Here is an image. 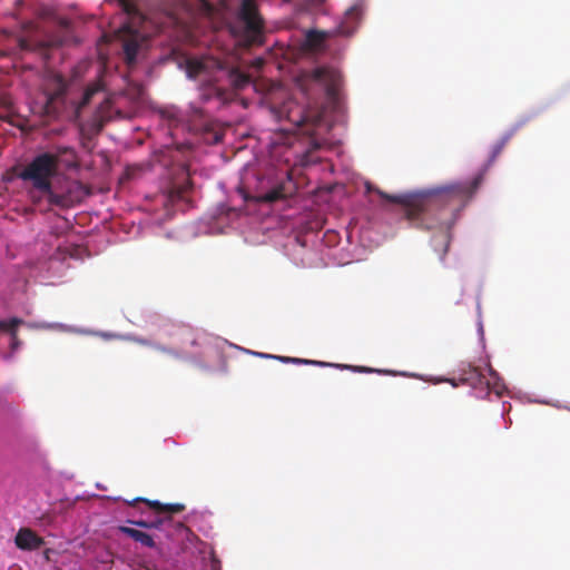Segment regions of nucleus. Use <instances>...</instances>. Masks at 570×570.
I'll use <instances>...</instances> for the list:
<instances>
[{
    "mask_svg": "<svg viewBox=\"0 0 570 570\" xmlns=\"http://www.w3.org/2000/svg\"><path fill=\"white\" fill-rule=\"evenodd\" d=\"M101 336L105 337V338H110V337H114L115 335L104 333V334H101Z\"/></svg>",
    "mask_w": 570,
    "mask_h": 570,
    "instance_id": "nucleus-28",
    "label": "nucleus"
},
{
    "mask_svg": "<svg viewBox=\"0 0 570 570\" xmlns=\"http://www.w3.org/2000/svg\"><path fill=\"white\" fill-rule=\"evenodd\" d=\"M137 342H138L139 344H141V345H146V346H149V347H151V345L154 344V343H150V342H148L147 340H142V338L137 340Z\"/></svg>",
    "mask_w": 570,
    "mask_h": 570,
    "instance_id": "nucleus-27",
    "label": "nucleus"
},
{
    "mask_svg": "<svg viewBox=\"0 0 570 570\" xmlns=\"http://www.w3.org/2000/svg\"><path fill=\"white\" fill-rule=\"evenodd\" d=\"M206 69V65L203 60L194 59L187 62V73L191 78H197Z\"/></svg>",
    "mask_w": 570,
    "mask_h": 570,
    "instance_id": "nucleus-18",
    "label": "nucleus"
},
{
    "mask_svg": "<svg viewBox=\"0 0 570 570\" xmlns=\"http://www.w3.org/2000/svg\"><path fill=\"white\" fill-rule=\"evenodd\" d=\"M460 380L475 390L494 391L497 394H500L499 377L492 368H489L488 375H485L479 367H470L462 373Z\"/></svg>",
    "mask_w": 570,
    "mask_h": 570,
    "instance_id": "nucleus-5",
    "label": "nucleus"
},
{
    "mask_svg": "<svg viewBox=\"0 0 570 570\" xmlns=\"http://www.w3.org/2000/svg\"><path fill=\"white\" fill-rule=\"evenodd\" d=\"M120 3L126 14V20L118 28L116 35L122 43L126 63L131 66L136 62L138 50L147 40L145 33L139 30V26L144 22L145 18L130 1L121 0Z\"/></svg>",
    "mask_w": 570,
    "mask_h": 570,
    "instance_id": "nucleus-3",
    "label": "nucleus"
},
{
    "mask_svg": "<svg viewBox=\"0 0 570 570\" xmlns=\"http://www.w3.org/2000/svg\"><path fill=\"white\" fill-rule=\"evenodd\" d=\"M343 368H351L355 372H360V373H370V372H373L372 368L370 367H365V366H347V365H343L342 366Z\"/></svg>",
    "mask_w": 570,
    "mask_h": 570,
    "instance_id": "nucleus-21",
    "label": "nucleus"
},
{
    "mask_svg": "<svg viewBox=\"0 0 570 570\" xmlns=\"http://www.w3.org/2000/svg\"><path fill=\"white\" fill-rule=\"evenodd\" d=\"M164 353L170 355L171 357H175V358H180L181 357V353L177 350V348H174V347H165V351Z\"/></svg>",
    "mask_w": 570,
    "mask_h": 570,
    "instance_id": "nucleus-20",
    "label": "nucleus"
},
{
    "mask_svg": "<svg viewBox=\"0 0 570 570\" xmlns=\"http://www.w3.org/2000/svg\"><path fill=\"white\" fill-rule=\"evenodd\" d=\"M69 150L68 147H58L57 154H39L19 173V178L30 181L33 189L46 197L49 206L69 208L73 205L70 193H57L51 183V179L58 174L60 156Z\"/></svg>",
    "mask_w": 570,
    "mask_h": 570,
    "instance_id": "nucleus-2",
    "label": "nucleus"
},
{
    "mask_svg": "<svg viewBox=\"0 0 570 570\" xmlns=\"http://www.w3.org/2000/svg\"><path fill=\"white\" fill-rule=\"evenodd\" d=\"M19 47L22 49V50H28L29 49V43L26 39L23 38H20L19 39Z\"/></svg>",
    "mask_w": 570,
    "mask_h": 570,
    "instance_id": "nucleus-25",
    "label": "nucleus"
},
{
    "mask_svg": "<svg viewBox=\"0 0 570 570\" xmlns=\"http://www.w3.org/2000/svg\"><path fill=\"white\" fill-rule=\"evenodd\" d=\"M165 347H166V346H164V345H161V344H158V343H154V344L151 345V348H154V350H156V351H159V352H161V353H164Z\"/></svg>",
    "mask_w": 570,
    "mask_h": 570,
    "instance_id": "nucleus-26",
    "label": "nucleus"
},
{
    "mask_svg": "<svg viewBox=\"0 0 570 570\" xmlns=\"http://www.w3.org/2000/svg\"><path fill=\"white\" fill-rule=\"evenodd\" d=\"M229 80L235 89H243L250 83V77L238 69L229 72Z\"/></svg>",
    "mask_w": 570,
    "mask_h": 570,
    "instance_id": "nucleus-15",
    "label": "nucleus"
},
{
    "mask_svg": "<svg viewBox=\"0 0 570 570\" xmlns=\"http://www.w3.org/2000/svg\"><path fill=\"white\" fill-rule=\"evenodd\" d=\"M101 90H102V86H101V83L99 81L89 85L85 89L82 98H81L80 102L77 106V111H79L80 109L86 107L90 102L91 98L96 94L100 92Z\"/></svg>",
    "mask_w": 570,
    "mask_h": 570,
    "instance_id": "nucleus-16",
    "label": "nucleus"
},
{
    "mask_svg": "<svg viewBox=\"0 0 570 570\" xmlns=\"http://www.w3.org/2000/svg\"><path fill=\"white\" fill-rule=\"evenodd\" d=\"M237 16L244 23L246 40L254 42L261 36L264 28V20L259 14L256 1L243 0Z\"/></svg>",
    "mask_w": 570,
    "mask_h": 570,
    "instance_id": "nucleus-4",
    "label": "nucleus"
},
{
    "mask_svg": "<svg viewBox=\"0 0 570 570\" xmlns=\"http://www.w3.org/2000/svg\"><path fill=\"white\" fill-rule=\"evenodd\" d=\"M289 193L283 184L273 187L271 190L258 196V202L262 203H275L285 199Z\"/></svg>",
    "mask_w": 570,
    "mask_h": 570,
    "instance_id": "nucleus-12",
    "label": "nucleus"
},
{
    "mask_svg": "<svg viewBox=\"0 0 570 570\" xmlns=\"http://www.w3.org/2000/svg\"><path fill=\"white\" fill-rule=\"evenodd\" d=\"M485 170L487 168L471 181L453 183L411 194L389 195L379 191V195L383 199L402 205L404 216L413 227L436 232L432 237V244L443 261L450 247L451 229L458 214L482 184Z\"/></svg>",
    "mask_w": 570,
    "mask_h": 570,
    "instance_id": "nucleus-1",
    "label": "nucleus"
},
{
    "mask_svg": "<svg viewBox=\"0 0 570 570\" xmlns=\"http://www.w3.org/2000/svg\"><path fill=\"white\" fill-rule=\"evenodd\" d=\"M118 530H119V532L131 538L134 541L139 542L144 547H147V548L155 547V541H154L153 537L146 532H142L140 530H137V529H134L130 527H125V525H120L118 528Z\"/></svg>",
    "mask_w": 570,
    "mask_h": 570,
    "instance_id": "nucleus-11",
    "label": "nucleus"
},
{
    "mask_svg": "<svg viewBox=\"0 0 570 570\" xmlns=\"http://www.w3.org/2000/svg\"><path fill=\"white\" fill-rule=\"evenodd\" d=\"M261 355L264 357L276 358L283 363L311 364V365H316V366H326L327 365V363L321 362V361H312V360L289 357V356H274V355H269V354H261Z\"/></svg>",
    "mask_w": 570,
    "mask_h": 570,
    "instance_id": "nucleus-17",
    "label": "nucleus"
},
{
    "mask_svg": "<svg viewBox=\"0 0 570 570\" xmlns=\"http://www.w3.org/2000/svg\"><path fill=\"white\" fill-rule=\"evenodd\" d=\"M328 38V32L309 30L306 32V46L312 50H318L323 47L325 40Z\"/></svg>",
    "mask_w": 570,
    "mask_h": 570,
    "instance_id": "nucleus-14",
    "label": "nucleus"
},
{
    "mask_svg": "<svg viewBox=\"0 0 570 570\" xmlns=\"http://www.w3.org/2000/svg\"><path fill=\"white\" fill-rule=\"evenodd\" d=\"M312 82L322 86L328 99L335 100L342 82L341 72L331 67H317L308 75Z\"/></svg>",
    "mask_w": 570,
    "mask_h": 570,
    "instance_id": "nucleus-6",
    "label": "nucleus"
},
{
    "mask_svg": "<svg viewBox=\"0 0 570 570\" xmlns=\"http://www.w3.org/2000/svg\"><path fill=\"white\" fill-rule=\"evenodd\" d=\"M130 90L132 91V99H138L142 94V87L140 85H134Z\"/></svg>",
    "mask_w": 570,
    "mask_h": 570,
    "instance_id": "nucleus-22",
    "label": "nucleus"
},
{
    "mask_svg": "<svg viewBox=\"0 0 570 570\" xmlns=\"http://www.w3.org/2000/svg\"><path fill=\"white\" fill-rule=\"evenodd\" d=\"M510 135L503 136L492 148L491 155L489 157V161L487 165V168L493 164L497 159V157L502 153L504 147L507 146L508 141L510 140Z\"/></svg>",
    "mask_w": 570,
    "mask_h": 570,
    "instance_id": "nucleus-19",
    "label": "nucleus"
},
{
    "mask_svg": "<svg viewBox=\"0 0 570 570\" xmlns=\"http://www.w3.org/2000/svg\"><path fill=\"white\" fill-rule=\"evenodd\" d=\"M363 14L361 3H355L346 10L343 20L336 29V33L341 36H351L357 28Z\"/></svg>",
    "mask_w": 570,
    "mask_h": 570,
    "instance_id": "nucleus-9",
    "label": "nucleus"
},
{
    "mask_svg": "<svg viewBox=\"0 0 570 570\" xmlns=\"http://www.w3.org/2000/svg\"><path fill=\"white\" fill-rule=\"evenodd\" d=\"M195 120H203L205 118V112L202 108L195 107Z\"/></svg>",
    "mask_w": 570,
    "mask_h": 570,
    "instance_id": "nucleus-23",
    "label": "nucleus"
},
{
    "mask_svg": "<svg viewBox=\"0 0 570 570\" xmlns=\"http://www.w3.org/2000/svg\"><path fill=\"white\" fill-rule=\"evenodd\" d=\"M136 501H142V502L147 503L157 514L166 515L164 518H159V519H157L155 521H150V522L144 521V520L129 521L130 523H132L137 527L146 528V529L159 528L160 525L171 521V518H170L171 514L180 513L185 510V505L181 503L164 504L159 501H150L147 499H137Z\"/></svg>",
    "mask_w": 570,
    "mask_h": 570,
    "instance_id": "nucleus-7",
    "label": "nucleus"
},
{
    "mask_svg": "<svg viewBox=\"0 0 570 570\" xmlns=\"http://www.w3.org/2000/svg\"><path fill=\"white\" fill-rule=\"evenodd\" d=\"M14 541L18 548L24 550L38 549L42 544V539L30 529H20Z\"/></svg>",
    "mask_w": 570,
    "mask_h": 570,
    "instance_id": "nucleus-10",
    "label": "nucleus"
},
{
    "mask_svg": "<svg viewBox=\"0 0 570 570\" xmlns=\"http://www.w3.org/2000/svg\"><path fill=\"white\" fill-rule=\"evenodd\" d=\"M21 323V320L19 318H11V320H2L0 321V330L3 332H8L11 335V350L14 351L20 345V342L17 337V327Z\"/></svg>",
    "mask_w": 570,
    "mask_h": 570,
    "instance_id": "nucleus-13",
    "label": "nucleus"
},
{
    "mask_svg": "<svg viewBox=\"0 0 570 570\" xmlns=\"http://www.w3.org/2000/svg\"><path fill=\"white\" fill-rule=\"evenodd\" d=\"M32 199H33V203H39L40 202V198H36L35 195L32 196Z\"/></svg>",
    "mask_w": 570,
    "mask_h": 570,
    "instance_id": "nucleus-29",
    "label": "nucleus"
},
{
    "mask_svg": "<svg viewBox=\"0 0 570 570\" xmlns=\"http://www.w3.org/2000/svg\"><path fill=\"white\" fill-rule=\"evenodd\" d=\"M67 83L61 76L55 78V89L47 95L43 106L45 112L48 116L58 115L65 106V94Z\"/></svg>",
    "mask_w": 570,
    "mask_h": 570,
    "instance_id": "nucleus-8",
    "label": "nucleus"
},
{
    "mask_svg": "<svg viewBox=\"0 0 570 570\" xmlns=\"http://www.w3.org/2000/svg\"><path fill=\"white\" fill-rule=\"evenodd\" d=\"M210 568L212 570H222L220 568V561L217 560L216 558H213L212 559V563H210Z\"/></svg>",
    "mask_w": 570,
    "mask_h": 570,
    "instance_id": "nucleus-24",
    "label": "nucleus"
}]
</instances>
